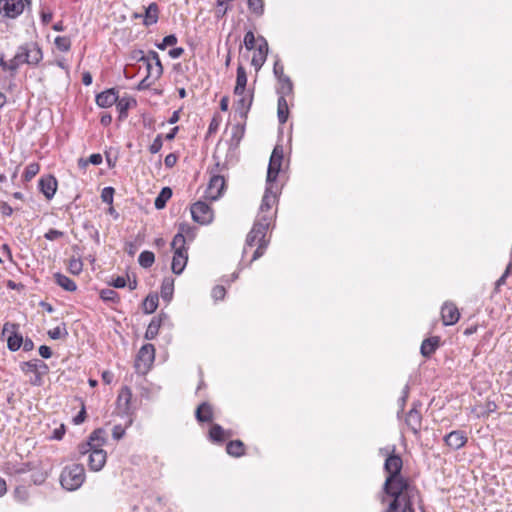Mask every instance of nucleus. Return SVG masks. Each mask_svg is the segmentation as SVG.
I'll return each instance as SVG.
<instances>
[{
  "label": "nucleus",
  "instance_id": "nucleus-1",
  "mask_svg": "<svg viewBox=\"0 0 512 512\" xmlns=\"http://www.w3.org/2000/svg\"><path fill=\"white\" fill-rule=\"evenodd\" d=\"M394 452L395 446L391 450L380 449V453L387 456L384 470L388 474L383 485L384 495L381 501L384 503L386 497L392 498L385 512H415L413 502L418 496V490L401 474L403 461Z\"/></svg>",
  "mask_w": 512,
  "mask_h": 512
},
{
  "label": "nucleus",
  "instance_id": "nucleus-2",
  "mask_svg": "<svg viewBox=\"0 0 512 512\" xmlns=\"http://www.w3.org/2000/svg\"><path fill=\"white\" fill-rule=\"evenodd\" d=\"M271 221L272 215H258L252 229L247 234L243 253L245 254L247 252L248 247L257 245L251 261L259 259L265 253L269 245V240L266 238V234Z\"/></svg>",
  "mask_w": 512,
  "mask_h": 512
},
{
  "label": "nucleus",
  "instance_id": "nucleus-3",
  "mask_svg": "<svg viewBox=\"0 0 512 512\" xmlns=\"http://www.w3.org/2000/svg\"><path fill=\"white\" fill-rule=\"evenodd\" d=\"M42 59L43 53L37 43H25L18 47L14 57L9 61V70L16 71L22 64L37 66Z\"/></svg>",
  "mask_w": 512,
  "mask_h": 512
},
{
  "label": "nucleus",
  "instance_id": "nucleus-4",
  "mask_svg": "<svg viewBox=\"0 0 512 512\" xmlns=\"http://www.w3.org/2000/svg\"><path fill=\"white\" fill-rule=\"evenodd\" d=\"M85 469L81 464L65 466L60 474L61 486L68 491L79 489L85 481Z\"/></svg>",
  "mask_w": 512,
  "mask_h": 512
},
{
  "label": "nucleus",
  "instance_id": "nucleus-5",
  "mask_svg": "<svg viewBox=\"0 0 512 512\" xmlns=\"http://www.w3.org/2000/svg\"><path fill=\"white\" fill-rule=\"evenodd\" d=\"M140 56L138 60L146 64L148 78H152L153 82L158 80L163 74V66L157 52L151 50L147 55L143 51L136 52Z\"/></svg>",
  "mask_w": 512,
  "mask_h": 512
},
{
  "label": "nucleus",
  "instance_id": "nucleus-6",
  "mask_svg": "<svg viewBox=\"0 0 512 512\" xmlns=\"http://www.w3.org/2000/svg\"><path fill=\"white\" fill-rule=\"evenodd\" d=\"M154 359H155V348H154V345L152 344H145L143 345L138 354H137V357H136V360H135V369H136V372L139 373V374H146L153 362H154Z\"/></svg>",
  "mask_w": 512,
  "mask_h": 512
},
{
  "label": "nucleus",
  "instance_id": "nucleus-7",
  "mask_svg": "<svg viewBox=\"0 0 512 512\" xmlns=\"http://www.w3.org/2000/svg\"><path fill=\"white\" fill-rule=\"evenodd\" d=\"M19 324L6 322L3 325L1 335L7 338V347L10 351H17L23 343V337L19 332Z\"/></svg>",
  "mask_w": 512,
  "mask_h": 512
},
{
  "label": "nucleus",
  "instance_id": "nucleus-8",
  "mask_svg": "<svg viewBox=\"0 0 512 512\" xmlns=\"http://www.w3.org/2000/svg\"><path fill=\"white\" fill-rule=\"evenodd\" d=\"M283 160V148L282 146H275L268 165L267 171V185H274L273 183L276 181L277 176L281 170Z\"/></svg>",
  "mask_w": 512,
  "mask_h": 512
},
{
  "label": "nucleus",
  "instance_id": "nucleus-9",
  "mask_svg": "<svg viewBox=\"0 0 512 512\" xmlns=\"http://www.w3.org/2000/svg\"><path fill=\"white\" fill-rule=\"evenodd\" d=\"M26 4L30 0H0V15L15 19L23 13Z\"/></svg>",
  "mask_w": 512,
  "mask_h": 512
},
{
  "label": "nucleus",
  "instance_id": "nucleus-10",
  "mask_svg": "<svg viewBox=\"0 0 512 512\" xmlns=\"http://www.w3.org/2000/svg\"><path fill=\"white\" fill-rule=\"evenodd\" d=\"M191 216L195 222L205 225L213 220V211L207 203L198 201L191 206Z\"/></svg>",
  "mask_w": 512,
  "mask_h": 512
},
{
  "label": "nucleus",
  "instance_id": "nucleus-11",
  "mask_svg": "<svg viewBox=\"0 0 512 512\" xmlns=\"http://www.w3.org/2000/svg\"><path fill=\"white\" fill-rule=\"evenodd\" d=\"M104 434L105 432L102 429H97L93 431L89 436L88 441L81 443L78 446L79 453L81 455H85L87 452L91 451L92 448L101 449V447L105 443Z\"/></svg>",
  "mask_w": 512,
  "mask_h": 512
},
{
  "label": "nucleus",
  "instance_id": "nucleus-12",
  "mask_svg": "<svg viewBox=\"0 0 512 512\" xmlns=\"http://www.w3.org/2000/svg\"><path fill=\"white\" fill-rule=\"evenodd\" d=\"M225 189V179L220 175L211 176L205 191V196L210 200H217Z\"/></svg>",
  "mask_w": 512,
  "mask_h": 512
},
{
  "label": "nucleus",
  "instance_id": "nucleus-13",
  "mask_svg": "<svg viewBox=\"0 0 512 512\" xmlns=\"http://www.w3.org/2000/svg\"><path fill=\"white\" fill-rule=\"evenodd\" d=\"M268 54V43L262 36L258 37V45L252 57L251 64L256 71H259L264 65Z\"/></svg>",
  "mask_w": 512,
  "mask_h": 512
},
{
  "label": "nucleus",
  "instance_id": "nucleus-14",
  "mask_svg": "<svg viewBox=\"0 0 512 512\" xmlns=\"http://www.w3.org/2000/svg\"><path fill=\"white\" fill-rule=\"evenodd\" d=\"M89 454L88 457V466L91 471L98 472L102 470L107 460V453L103 449H94L87 452Z\"/></svg>",
  "mask_w": 512,
  "mask_h": 512
},
{
  "label": "nucleus",
  "instance_id": "nucleus-15",
  "mask_svg": "<svg viewBox=\"0 0 512 512\" xmlns=\"http://www.w3.org/2000/svg\"><path fill=\"white\" fill-rule=\"evenodd\" d=\"M237 96L239 99L235 104V111L241 119H246L253 103V90L244 91L242 95Z\"/></svg>",
  "mask_w": 512,
  "mask_h": 512
},
{
  "label": "nucleus",
  "instance_id": "nucleus-16",
  "mask_svg": "<svg viewBox=\"0 0 512 512\" xmlns=\"http://www.w3.org/2000/svg\"><path fill=\"white\" fill-rule=\"evenodd\" d=\"M468 437L462 430H454L444 437L445 444L452 450H459L466 445Z\"/></svg>",
  "mask_w": 512,
  "mask_h": 512
},
{
  "label": "nucleus",
  "instance_id": "nucleus-17",
  "mask_svg": "<svg viewBox=\"0 0 512 512\" xmlns=\"http://www.w3.org/2000/svg\"><path fill=\"white\" fill-rule=\"evenodd\" d=\"M418 407H420V404L413 403V407L409 410L405 419L407 426L414 434H418L421 429L422 417Z\"/></svg>",
  "mask_w": 512,
  "mask_h": 512
},
{
  "label": "nucleus",
  "instance_id": "nucleus-18",
  "mask_svg": "<svg viewBox=\"0 0 512 512\" xmlns=\"http://www.w3.org/2000/svg\"><path fill=\"white\" fill-rule=\"evenodd\" d=\"M442 321L445 326L454 325L460 318L457 307L452 303H445L441 309Z\"/></svg>",
  "mask_w": 512,
  "mask_h": 512
},
{
  "label": "nucleus",
  "instance_id": "nucleus-19",
  "mask_svg": "<svg viewBox=\"0 0 512 512\" xmlns=\"http://www.w3.org/2000/svg\"><path fill=\"white\" fill-rule=\"evenodd\" d=\"M40 191L47 199H52L57 190V180L52 175H47L39 180Z\"/></svg>",
  "mask_w": 512,
  "mask_h": 512
},
{
  "label": "nucleus",
  "instance_id": "nucleus-20",
  "mask_svg": "<svg viewBox=\"0 0 512 512\" xmlns=\"http://www.w3.org/2000/svg\"><path fill=\"white\" fill-rule=\"evenodd\" d=\"M117 100L118 94L114 88L103 91L96 96V104L102 108L111 107Z\"/></svg>",
  "mask_w": 512,
  "mask_h": 512
},
{
  "label": "nucleus",
  "instance_id": "nucleus-21",
  "mask_svg": "<svg viewBox=\"0 0 512 512\" xmlns=\"http://www.w3.org/2000/svg\"><path fill=\"white\" fill-rule=\"evenodd\" d=\"M131 399H132V391L128 386H124L121 388L118 397H117V406L118 409L123 413L128 414L131 409Z\"/></svg>",
  "mask_w": 512,
  "mask_h": 512
},
{
  "label": "nucleus",
  "instance_id": "nucleus-22",
  "mask_svg": "<svg viewBox=\"0 0 512 512\" xmlns=\"http://www.w3.org/2000/svg\"><path fill=\"white\" fill-rule=\"evenodd\" d=\"M274 185H267L262 202L260 205V215H267L273 204L276 202V191L273 190Z\"/></svg>",
  "mask_w": 512,
  "mask_h": 512
},
{
  "label": "nucleus",
  "instance_id": "nucleus-23",
  "mask_svg": "<svg viewBox=\"0 0 512 512\" xmlns=\"http://www.w3.org/2000/svg\"><path fill=\"white\" fill-rule=\"evenodd\" d=\"M188 261L187 252H174L171 268L173 273L179 275L183 272Z\"/></svg>",
  "mask_w": 512,
  "mask_h": 512
},
{
  "label": "nucleus",
  "instance_id": "nucleus-24",
  "mask_svg": "<svg viewBox=\"0 0 512 512\" xmlns=\"http://www.w3.org/2000/svg\"><path fill=\"white\" fill-rule=\"evenodd\" d=\"M440 343V338L438 336H433L428 339H425L420 347V352L422 356L428 358L430 357L438 348Z\"/></svg>",
  "mask_w": 512,
  "mask_h": 512
},
{
  "label": "nucleus",
  "instance_id": "nucleus-25",
  "mask_svg": "<svg viewBox=\"0 0 512 512\" xmlns=\"http://www.w3.org/2000/svg\"><path fill=\"white\" fill-rule=\"evenodd\" d=\"M195 416L199 422H211L213 420L212 406L207 402L201 403L196 409Z\"/></svg>",
  "mask_w": 512,
  "mask_h": 512
},
{
  "label": "nucleus",
  "instance_id": "nucleus-26",
  "mask_svg": "<svg viewBox=\"0 0 512 512\" xmlns=\"http://www.w3.org/2000/svg\"><path fill=\"white\" fill-rule=\"evenodd\" d=\"M232 436L230 431H226L219 424H213L209 431V439L213 442H223L226 438Z\"/></svg>",
  "mask_w": 512,
  "mask_h": 512
},
{
  "label": "nucleus",
  "instance_id": "nucleus-27",
  "mask_svg": "<svg viewBox=\"0 0 512 512\" xmlns=\"http://www.w3.org/2000/svg\"><path fill=\"white\" fill-rule=\"evenodd\" d=\"M247 85V74L246 70L242 65L237 67L236 85L234 88L235 95H242Z\"/></svg>",
  "mask_w": 512,
  "mask_h": 512
},
{
  "label": "nucleus",
  "instance_id": "nucleus-28",
  "mask_svg": "<svg viewBox=\"0 0 512 512\" xmlns=\"http://www.w3.org/2000/svg\"><path fill=\"white\" fill-rule=\"evenodd\" d=\"M159 8L156 3H151L145 10L143 24L145 26H151L156 24L158 21Z\"/></svg>",
  "mask_w": 512,
  "mask_h": 512
},
{
  "label": "nucleus",
  "instance_id": "nucleus-29",
  "mask_svg": "<svg viewBox=\"0 0 512 512\" xmlns=\"http://www.w3.org/2000/svg\"><path fill=\"white\" fill-rule=\"evenodd\" d=\"M54 280L66 291L74 292L77 289V285L72 279L59 272L54 274Z\"/></svg>",
  "mask_w": 512,
  "mask_h": 512
},
{
  "label": "nucleus",
  "instance_id": "nucleus-30",
  "mask_svg": "<svg viewBox=\"0 0 512 512\" xmlns=\"http://www.w3.org/2000/svg\"><path fill=\"white\" fill-rule=\"evenodd\" d=\"M277 116L281 124H284L289 116V108L286 96L280 95L277 102Z\"/></svg>",
  "mask_w": 512,
  "mask_h": 512
},
{
  "label": "nucleus",
  "instance_id": "nucleus-31",
  "mask_svg": "<svg viewBox=\"0 0 512 512\" xmlns=\"http://www.w3.org/2000/svg\"><path fill=\"white\" fill-rule=\"evenodd\" d=\"M226 452L233 457H240L245 454L244 443L240 440H232L226 445Z\"/></svg>",
  "mask_w": 512,
  "mask_h": 512
},
{
  "label": "nucleus",
  "instance_id": "nucleus-32",
  "mask_svg": "<svg viewBox=\"0 0 512 512\" xmlns=\"http://www.w3.org/2000/svg\"><path fill=\"white\" fill-rule=\"evenodd\" d=\"M161 321L160 317H154L151 320L145 332V339L152 340L158 335L161 327Z\"/></svg>",
  "mask_w": 512,
  "mask_h": 512
},
{
  "label": "nucleus",
  "instance_id": "nucleus-33",
  "mask_svg": "<svg viewBox=\"0 0 512 512\" xmlns=\"http://www.w3.org/2000/svg\"><path fill=\"white\" fill-rule=\"evenodd\" d=\"M277 80L280 84V87L277 91L278 94L284 95V96L290 95L293 91V83H292L291 79L287 75H284V76L278 77Z\"/></svg>",
  "mask_w": 512,
  "mask_h": 512
},
{
  "label": "nucleus",
  "instance_id": "nucleus-34",
  "mask_svg": "<svg viewBox=\"0 0 512 512\" xmlns=\"http://www.w3.org/2000/svg\"><path fill=\"white\" fill-rule=\"evenodd\" d=\"M158 307V296L156 294H149L142 303L144 313L151 314Z\"/></svg>",
  "mask_w": 512,
  "mask_h": 512
},
{
  "label": "nucleus",
  "instance_id": "nucleus-35",
  "mask_svg": "<svg viewBox=\"0 0 512 512\" xmlns=\"http://www.w3.org/2000/svg\"><path fill=\"white\" fill-rule=\"evenodd\" d=\"M172 196V190L169 187H164L155 199L154 205L156 209H163L167 201Z\"/></svg>",
  "mask_w": 512,
  "mask_h": 512
},
{
  "label": "nucleus",
  "instance_id": "nucleus-36",
  "mask_svg": "<svg viewBox=\"0 0 512 512\" xmlns=\"http://www.w3.org/2000/svg\"><path fill=\"white\" fill-rule=\"evenodd\" d=\"M174 291V280L171 278H166L162 282L161 285V296L164 300L170 301L173 296Z\"/></svg>",
  "mask_w": 512,
  "mask_h": 512
},
{
  "label": "nucleus",
  "instance_id": "nucleus-37",
  "mask_svg": "<svg viewBox=\"0 0 512 512\" xmlns=\"http://www.w3.org/2000/svg\"><path fill=\"white\" fill-rule=\"evenodd\" d=\"M100 298L106 303L118 304L120 302L119 294L110 288L102 289L100 291Z\"/></svg>",
  "mask_w": 512,
  "mask_h": 512
},
{
  "label": "nucleus",
  "instance_id": "nucleus-38",
  "mask_svg": "<svg viewBox=\"0 0 512 512\" xmlns=\"http://www.w3.org/2000/svg\"><path fill=\"white\" fill-rule=\"evenodd\" d=\"M132 103H135V101L133 99L126 98V97H123L120 99L118 98V100L115 104H116L117 111L119 112L120 118L127 117V111L129 110Z\"/></svg>",
  "mask_w": 512,
  "mask_h": 512
},
{
  "label": "nucleus",
  "instance_id": "nucleus-39",
  "mask_svg": "<svg viewBox=\"0 0 512 512\" xmlns=\"http://www.w3.org/2000/svg\"><path fill=\"white\" fill-rule=\"evenodd\" d=\"M154 261V253L148 250L141 252L138 258L139 265L143 268H150Z\"/></svg>",
  "mask_w": 512,
  "mask_h": 512
},
{
  "label": "nucleus",
  "instance_id": "nucleus-40",
  "mask_svg": "<svg viewBox=\"0 0 512 512\" xmlns=\"http://www.w3.org/2000/svg\"><path fill=\"white\" fill-rule=\"evenodd\" d=\"M185 244L186 240L182 233H177L172 240L171 246L174 252H187Z\"/></svg>",
  "mask_w": 512,
  "mask_h": 512
},
{
  "label": "nucleus",
  "instance_id": "nucleus-41",
  "mask_svg": "<svg viewBox=\"0 0 512 512\" xmlns=\"http://www.w3.org/2000/svg\"><path fill=\"white\" fill-rule=\"evenodd\" d=\"M56 48L62 52H67L71 48V39L67 36H57L54 40Z\"/></svg>",
  "mask_w": 512,
  "mask_h": 512
},
{
  "label": "nucleus",
  "instance_id": "nucleus-42",
  "mask_svg": "<svg viewBox=\"0 0 512 512\" xmlns=\"http://www.w3.org/2000/svg\"><path fill=\"white\" fill-rule=\"evenodd\" d=\"M40 170V166L38 163L33 162L26 166L25 171L23 173V178L25 181L32 180Z\"/></svg>",
  "mask_w": 512,
  "mask_h": 512
},
{
  "label": "nucleus",
  "instance_id": "nucleus-43",
  "mask_svg": "<svg viewBox=\"0 0 512 512\" xmlns=\"http://www.w3.org/2000/svg\"><path fill=\"white\" fill-rule=\"evenodd\" d=\"M249 10L256 16H261L264 13V1L263 0H248L247 2Z\"/></svg>",
  "mask_w": 512,
  "mask_h": 512
},
{
  "label": "nucleus",
  "instance_id": "nucleus-44",
  "mask_svg": "<svg viewBox=\"0 0 512 512\" xmlns=\"http://www.w3.org/2000/svg\"><path fill=\"white\" fill-rule=\"evenodd\" d=\"M68 270L74 274L78 275L83 270V263L80 258L72 257L69 259Z\"/></svg>",
  "mask_w": 512,
  "mask_h": 512
},
{
  "label": "nucleus",
  "instance_id": "nucleus-45",
  "mask_svg": "<svg viewBox=\"0 0 512 512\" xmlns=\"http://www.w3.org/2000/svg\"><path fill=\"white\" fill-rule=\"evenodd\" d=\"M178 233H182L185 240H193L195 237V228L191 227L189 224L182 223L179 225Z\"/></svg>",
  "mask_w": 512,
  "mask_h": 512
},
{
  "label": "nucleus",
  "instance_id": "nucleus-46",
  "mask_svg": "<svg viewBox=\"0 0 512 512\" xmlns=\"http://www.w3.org/2000/svg\"><path fill=\"white\" fill-rule=\"evenodd\" d=\"M14 497L18 502L24 503L29 498L28 489L25 486H18L14 490Z\"/></svg>",
  "mask_w": 512,
  "mask_h": 512
},
{
  "label": "nucleus",
  "instance_id": "nucleus-47",
  "mask_svg": "<svg viewBox=\"0 0 512 512\" xmlns=\"http://www.w3.org/2000/svg\"><path fill=\"white\" fill-rule=\"evenodd\" d=\"M177 43V37L174 34L167 35L163 38L161 43L156 44L160 50H165L168 46L175 45Z\"/></svg>",
  "mask_w": 512,
  "mask_h": 512
},
{
  "label": "nucleus",
  "instance_id": "nucleus-48",
  "mask_svg": "<svg viewBox=\"0 0 512 512\" xmlns=\"http://www.w3.org/2000/svg\"><path fill=\"white\" fill-rule=\"evenodd\" d=\"M256 42H258V39L256 40L254 33L252 31H248L244 36V45L247 50H253L257 48Z\"/></svg>",
  "mask_w": 512,
  "mask_h": 512
},
{
  "label": "nucleus",
  "instance_id": "nucleus-49",
  "mask_svg": "<svg viewBox=\"0 0 512 512\" xmlns=\"http://www.w3.org/2000/svg\"><path fill=\"white\" fill-rule=\"evenodd\" d=\"M115 190L113 187H105L101 192V199L104 203L112 205Z\"/></svg>",
  "mask_w": 512,
  "mask_h": 512
},
{
  "label": "nucleus",
  "instance_id": "nucleus-50",
  "mask_svg": "<svg viewBox=\"0 0 512 512\" xmlns=\"http://www.w3.org/2000/svg\"><path fill=\"white\" fill-rule=\"evenodd\" d=\"M48 335L51 339L53 340H57V339H60L62 338L63 336H67L68 335V332L67 330L64 328H61L59 326L51 329L48 331Z\"/></svg>",
  "mask_w": 512,
  "mask_h": 512
},
{
  "label": "nucleus",
  "instance_id": "nucleus-51",
  "mask_svg": "<svg viewBox=\"0 0 512 512\" xmlns=\"http://www.w3.org/2000/svg\"><path fill=\"white\" fill-rule=\"evenodd\" d=\"M21 371L25 374L27 373H36L37 363L34 360L22 362L20 364Z\"/></svg>",
  "mask_w": 512,
  "mask_h": 512
},
{
  "label": "nucleus",
  "instance_id": "nucleus-52",
  "mask_svg": "<svg viewBox=\"0 0 512 512\" xmlns=\"http://www.w3.org/2000/svg\"><path fill=\"white\" fill-rule=\"evenodd\" d=\"M226 2V0H217V7L215 12L217 18H222L229 10V6Z\"/></svg>",
  "mask_w": 512,
  "mask_h": 512
},
{
  "label": "nucleus",
  "instance_id": "nucleus-53",
  "mask_svg": "<svg viewBox=\"0 0 512 512\" xmlns=\"http://www.w3.org/2000/svg\"><path fill=\"white\" fill-rule=\"evenodd\" d=\"M162 146H163L162 135L159 134L156 136V138L153 140V142L149 146V151L152 154H156L161 150Z\"/></svg>",
  "mask_w": 512,
  "mask_h": 512
},
{
  "label": "nucleus",
  "instance_id": "nucleus-54",
  "mask_svg": "<svg viewBox=\"0 0 512 512\" xmlns=\"http://www.w3.org/2000/svg\"><path fill=\"white\" fill-rule=\"evenodd\" d=\"M83 163V166H86L88 163L93 165H100L102 163V155L99 153H95L89 156L87 160L80 159L79 164Z\"/></svg>",
  "mask_w": 512,
  "mask_h": 512
},
{
  "label": "nucleus",
  "instance_id": "nucleus-55",
  "mask_svg": "<svg viewBox=\"0 0 512 512\" xmlns=\"http://www.w3.org/2000/svg\"><path fill=\"white\" fill-rule=\"evenodd\" d=\"M211 295H212L213 299L216 301L222 300V299H224V297L226 295V290H225L224 286L217 285L212 289Z\"/></svg>",
  "mask_w": 512,
  "mask_h": 512
},
{
  "label": "nucleus",
  "instance_id": "nucleus-56",
  "mask_svg": "<svg viewBox=\"0 0 512 512\" xmlns=\"http://www.w3.org/2000/svg\"><path fill=\"white\" fill-rule=\"evenodd\" d=\"M63 236H64V232L56 230V229H49L44 234L45 239H47L49 241L57 240V239H59V238H61Z\"/></svg>",
  "mask_w": 512,
  "mask_h": 512
},
{
  "label": "nucleus",
  "instance_id": "nucleus-57",
  "mask_svg": "<svg viewBox=\"0 0 512 512\" xmlns=\"http://www.w3.org/2000/svg\"><path fill=\"white\" fill-rule=\"evenodd\" d=\"M273 73H274L276 78L285 75V73H284V66H283V64L281 63V61L279 59H277L275 61V63H274Z\"/></svg>",
  "mask_w": 512,
  "mask_h": 512
},
{
  "label": "nucleus",
  "instance_id": "nucleus-58",
  "mask_svg": "<svg viewBox=\"0 0 512 512\" xmlns=\"http://www.w3.org/2000/svg\"><path fill=\"white\" fill-rule=\"evenodd\" d=\"M46 473L43 472H36L31 475V480L34 484L40 485L46 480Z\"/></svg>",
  "mask_w": 512,
  "mask_h": 512
},
{
  "label": "nucleus",
  "instance_id": "nucleus-59",
  "mask_svg": "<svg viewBox=\"0 0 512 512\" xmlns=\"http://www.w3.org/2000/svg\"><path fill=\"white\" fill-rule=\"evenodd\" d=\"M125 434V429L121 425H115L113 427L112 435L116 440L121 439Z\"/></svg>",
  "mask_w": 512,
  "mask_h": 512
},
{
  "label": "nucleus",
  "instance_id": "nucleus-60",
  "mask_svg": "<svg viewBox=\"0 0 512 512\" xmlns=\"http://www.w3.org/2000/svg\"><path fill=\"white\" fill-rule=\"evenodd\" d=\"M65 434V426L62 424L60 427L56 428L51 436V439L61 440Z\"/></svg>",
  "mask_w": 512,
  "mask_h": 512
},
{
  "label": "nucleus",
  "instance_id": "nucleus-61",
  "mask_svg": "<svg viewBox=\"0 0 512 512\" xmlns=\"http://www.w3.org/2000/svg\"><path fill=\"white\" fill-rule=\"evenodd\" d=\"M177 162V156L174 153L168 154L164 159V164L168 168H172Z\"/></svg>",
  "mask_w": 512,
  "mask_h": 512
},
{
  "label": "nucleus",
  "instance_id": "nucleus-62",
  "mask_svg": "<svg viewBox=\"0 0 512 512\" xmlns=\"http://www.w3.org/2000/svg\"><path fill=\"white\" fill-rule=\"evenodd\" d=\"M43 375L45 374L41 372L34 373V377L30 380L31 385L41 386L43 384Z\"/></svg>",
  "mask_w": 512,
  "mask_h": 512
},
{
  "label": "nucleus",
  "instance_id": "nucleus-63",
  "mask_svg": "<svg viewBox=\"0 0 512 512\" xmlns=\"http://www.w3.org/2000/svg\"><path fill=\"white\" fill-rule=\"evenodd\" d=\"M39 354L41 357L48 359L52 356V351H51L50 347H48L46 345H41L39 347Z\"/></svg>",
  "mask_w": 512,
  "mask_h": 512
},
{
  "label": "nucleus",
  "instance_id": "nucleus-64",
  "mask_svg": "<svg viewBox=\"0 0 512 512\" xmlns=\"http://www.w3.org/2000/svg\"><path fill=\"white\" fill-rule=\"evenodd\" d=\"M111 285L115 288H124L126 286V279L122 276H118L111 282Z\"/></svg>",
  "mask_w": 512,
  "mask_h": 512
}]
</instances>
